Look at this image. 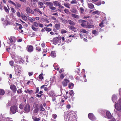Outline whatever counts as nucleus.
Segmentation results:
<instances>
[{"instance_id":"48","label":"nucleus","mask_w":121,"mask_h":121,"mask_svg":"<svg viewBox=\"0 0 121 121\" xmlns=\"http://www.w3.org/2000/svg\"><path fill=\"white\" fill-rule=\"evenodd\" d=\"M54 78L53 77H51L50 79V82L52 83L54 81Z\"/></svg>"},{"instance_id":"39","label":"nucleus","mask_w":121,"mask_h":121,"mask_svg":"<svg viewBox=\"0 0 121 121\" xmlns=\"http://www.w3.org/2000/svg\"><path fill=\"white\" fill-rule=\"evenodd\" d=\"M101 12L99 11H96L93 12L92 13L94 14H100Z\"/></svg>"},{"instance_id":"50","label":"nucleus","mask_w":121,"mask_h":121,"mask_svg":"<svg viewBox=\"0 0 121 121\" xmlns=\"http://www.w3.org/2000/svg\"><path fill=\"white\" fill-rule=\"evenodd\" d=\"M92 33L93 34L95 35H97V31L95 30H94L92 31Z\"/></svg>"},{"instance_id":"6","label":"nucleus","mask_w":121,"mask_h":121,"mask_svg":"<svg viewBox=\"0 0 121 121\" xmlns=\"http://www.w3.org/2000/svg\"><path fill=\"white\" fill-rule=\"evenodd\" d=\"M69 82V80L67 79H65L62 82V84L64 86H67L68 83Z\"/></svg>"},{"instance_id":"41","label":"nucleus","mask_w":121,"mask_h":121,"mask_svg":"<svg viewBox=\"0 0 121 121\" xmlns=\"http://www.w3.org/2000/svg\"><path fill=\"white\" fill-rule=\"evenodd\" d=\"M69 94L70 95H74V92L73 90H71L69 92Z\"/></svg>"},{"instance_id":"58","label":"nucleus","mask_w":121,"mask_h":121,"mask_svg":"<svg viewBox=\"0 0 121 121\" xmlns=\"http://www.w3.org/2000/svg\"><path fill=\"white\" fill-rule=\"evenodd\" d=\"M80 9V12L81 13H83L84 11V10L83 8H81Z\"/></svg>"},{"instance_id":"60","label":"nucleus","mask_w":121,"mask_h":121,"mask_svg":"<svg viewBox=\"0 0 121 121\" xmlns=\"http://www.w3.org/2000/svg\"><path fill=\"white\" fill-rule=\"evenodd\" d=\"M77 3V1L76 0H73L70 3L71 4H75Z\"/></svg>"},{"instance_id":"56","label":"nucleus","mask_w":121,"mask_h":121,"mask_svg":"<svg viewBox=\"0 0 121 121\" xmlns=\"http://www.w3.org/2000/svg\"><path fill=\"white\" fill-rule=\"evenodd\" d=\"M66 32L67 31L66 30L63 29H62L61 31V33L62 34L65 33H66Z\"/></svg>"},{"instance_id":"31","label":"nucleus","mask_w":121,"mask_h":121,"mask_svg":"<svg viewBox=\"0 0 121 121\" xmlns=\"http://www.w3.org/2000/svg\"><path fill=\"white\" fill-rule=\"evenodd\" d=\"M71 15L72 17H74L77 18H79V16L78 15L73 14H72Z\"/></svg>"},{"instance_id":"27","label":"nucleus","mask_w":121,"mask_h":121,"mask_svg":"<svg viewBox=\"0 0 121 121\" xmlns=\"http://www.w3.org/2000/svg\"><path fill=\"white\" fill-rule=\"evenodd\" d=\"M21 17L22 19L26 21L27 20V18L24 15H23L22 14H21Z\"/></svg>"},{"instance_id":"42","label":"nucleus","mask_w":121,"mask_h":121,"mask_svg":"<svg viewBox=\"0 0 121 121\" xmlns=\"http://www.w3.org/2000/svg\"><path fill=\"white\" fill-rule=\"evenodd\" d=\"M21 5L19 4H15V5H14L17 9H18L19 8H20L21 6Z\"/></svg>"},{"instance_id":"30","label":"nucleus","mask_w":121,"mask_h":121,"mask_svg":"<svg viewBox=\"0 0 121 121\" xmlns=\"http://www.w3.org/2000/svg\"><path fill=\"white\" fill-rule=\"evenodd\" d=\"M94 26L93 25H88L86 26V28H91L94 27Z\"/></svg>"},{"instance_id":"14","label":"nucleus","mask_w":121,"mask_h":121,"mask_svg":"<svg viewBox=\"0 0 121 121\" xmlns=\"http://www.w3.org/2000/svg\"><path fill=\"white\" fill-rule=\"evenodd\" d=\"M79 22L80 23H82V24H81V25L82 26H86V24L85 23L86 22V21L85 20H79Z\"/></svg>"},{"instance_id":"26","label":"nucleus","mask_w":121,"mask_h":121,"mask_svg":"<svg viewBox=\"0 0 121 121\" xmlns=\"http://www.w3.org/2000/svg\"><path fill=\"white\" fill-rule=\"evenodd\" d=\"M34 10L36 12H38L41 14H42V12L40 11L39 9L38 8L35 9H34Z\"/></svg>"},{"instance_id":"46","label":"nucleus","mask_w":121,"mask_h":121,"mask_svg":"<svg viewBox=\"0 0 121 121\" xmlns=\"http://www.w3.org/2000/svg\"><path fill=\"white\" fill-rule=\"evenodd\" d=\"M64 5L67 8H70L69 6H70V5L68 4L64 3Z\"/></svg>"},{"instance_id":"3","label":"nucleus","mask_w":121,"mask_h":121,"mask_svg":"<svg viewBox=\"0 0 121 121\" xmlns=\"http://www.w3.org/2000/svg\"><path fill=\"white\" fill-rule=\"evenodd\" d=\"M115 108L117 111H120L121 110V99H119L118 102L115 103Z\"/></svg>"},{"instance_id":"11","label":"nucleus","mask_w":121,"mask_h":121,"mask_svg":"<svg viewBox=\"0 0 121 121\" xmlns=\"http://www.w3.org/2000/svg\"><path fill=\"white\" fill-rule=\"evenodd\" d=\"M27 51L29 52H31L33 51V47L31 45L28 46L27 47Z\"/></svg>"},{"instance_id":"16","label":"nucleus","mask_w":121,"mask_h":121,"mask_svg":"<svg viewBox=\"0 0 121 121\" xmlns=\"http://www.w3.org/2000/svg\"><path fill=\"white\" fill-rule=\"evenodd\" d=\"M48 94L50 96H55V95L53 91H50L48 92Z\"/></svg>"},{"instance_id":"55","label":"nucleus","mask_w":121,"mask_h":121,"mask_svg":"<svg viewBox=\"0 0 121 121\" xmlns=\"http://www.w3.org/2000/svg\"><path fill=\"white\" fill-rule=\"evenodd\" d=\"M22 91L21 89H18L17 91V93L18 94H20L22 93Z\"/></svg>"},{"instance_id":"18","label":"nucleus","mask_w":121,"mask_h":121,"mask_svg":"<svg viewBox=\"0 0 121 121\" xmlns=\"http://www.w3.org/2000/svg\"><path fill=\"white\" fill-rule=\"evenodd\" d=\"M74 84L71 82L69 83L68 84V87L70 89H72L73 87Z\"/></svg>"},{"instance_id":"54","label":"nucleus","mask_w":121,"mask_h":121,"mask_svg":"<svg viewBox=\"0 0 121 121\" xmlns=\"http://www.w3.org/2000/svg\"><path fill=\"white\" fill-rule=\"evenodd\" d=\"M65 39L64 37H62V42H61V45H63L64 43V40H65Z\"/></svg>"},{"instance_id":"57","label":"nucleus","mask_w":121,"mask_h":121,"mask_svg":"<svg viewBox=\"0 0 121 121\" xmlns=\"http://www.w3.org/2000/svg\"><path fill=\"white\" fill-rule=\"evenodd\" d=\"M4 9L6 12L7 13H9V11L7 7H6L4 6Z\"/></svg>"},{"instance_id":"4","label":"nucleus","mask_w":121,"mask_h":121,"mask_svg":"<svg viewBox=\"0 0 121 121\" xmlns=\"http://www.w3.org/2000/svg\"><path fill=\"white\" fill-rule=\"evenodd\" d=\"M15 69L16 74L17 75H20L22 71L21 67L19 66H17L15 67Z\"/></svg>"},{"instance_id":"13","label":"nucleus","mask_w":121,"mask_h":121,"mask_svg":"<svg viewBox=\"0 0 121 121\" xmlns=\"http://www.w3.org/2000/svg\"><path fill=\"white\" fill-rule=\"evenodd\" d=\"M26 10L27 13H29L32 14H34V11L31 9L29 7H28L26 9Z\"/></svg>"},{"instance_id":"17","label":"nucleus","mask_w":121,"mask_h":121,"mask_svg":"<svg viewBox=\"0 0 121 121\" xmlns=\"http://www.w3.org/2000/svg\"><path fill=\"white\" fill-rule=\"evenodd\" d=\"M117 98L116 95H113L112 97V99L113 102H115V101L117 100Z\"/></svg>"},{"instance_id":"5","label":"nucleus","mask_w":121,"mask_h":121,"mask_svg":"<svg viewBox=\"0 0 121 121\" xmlns=\"http://www.w3.org/2000/svg\"><path fill=\"white\" fill-rule=\"evenodd\" d=\"M17 111V107L16 105L11 107L10 108V113L11 114H14Z\"/></svg>"},{"instance_id":"45","label":"nucleus","mask_w":121,"mask_h":121,"mask_svg":"<svg viewBox=\"0 0 121 121\" xmlns=\"http://www.w3.org/2000/svg\"><path fill=\"white\" fill-rule=\"evenodd\" d=\"M35 49L38 52H40L41 50V48L39 47H36L35 48Z\"/></svg>"},{"instance_id":"28","label":"nucleus","mask_w":121,"mask_h":121,"mask_svg":"<svg viewBox=\"0 0 121 121\" xmlns=\"http://www.w3.org/2000/svg\"><path fill=\"white\" fill-rule=\"evenodd\" d=\"M39 108L40 110L41 111H43L45 110V109L43 107V105L42 104L40 105Z\"/></svg>"},{"instance_id":"1","label":"nucleus","mask_w":121,"mask_h":121,"mask_svg":"<svg viewBox=\"0 0 121 121\" xmlns=\"http://www.w3.org/2000/svg\"><path fill=\"white\" fill-rule=\"evenodd\" d=\"M73 111L69 112L68 116V120L67 121H77V118Z\"/></svg>"},{"instance_id":"44","label":"nucleus","mask_w":121,"mask_h":121,"mask_svg":"<svg viewBox=\"0 0 121 121\" xmlns=\"http://www.w3.org/2000/svg\"><path fill=\"white\" fill-rule=\"evenodd\" d=\"M33 25L36 27H37L39 26V24L36 22H34V23Z\"/></svg>"},{"instance_id":"36","label":"nucleus","mask_w":121,"mask_h":121,"mask_svg":"<svg viewBox=\"0 0 121 121\" xmlns=\"http://www.w3.org/2000/svg\"><path fill=\"white\" fill-rule=\"evenodd\" d=\"M5 93V92L3 89H0V94L1 95H3Z\"/></svg>"},{"instance_id":"21","label":"nucleus","mask_w":121,"mask_h":121,"mask_svg":"<svg viewBox=\"0 0 121 121\" xmlns=\"http://www.w3.org/2000/svg\"><path fill=\"white\" fill-rule=\"evenodd\" d=\"M88 7L91 9H93L94 8L93 4L91 3H88Z\"/></svg>"},{"instance_id":"7","label":"nucleus","mask_w":121,"mask_h":121,"mask_svg":"<svg viewBox=\"0 0 121 121\" xmlns=\"http://www.w3.org/2000/svg\"><path fill=\"white\" fill-rule=\"evenodd\" d=\"M30 106L28 104L26 105L24 108V111L26 113H27L30 111Z\"/></svg>"},{"instance_id":"15","label":"nucleus","mask_w":121,"mask_h":121,"mask_svg":"<svg viewBox=\"0 0 121 121\" xmlns=\"http://www.w3.org/2000/svg\"><path fill=\"white\" fill-rule=\"evenodd\" d=\"M68 27L70 29L72 30L74 32H76L78 30V29L75 27L71 26H69Z\"/></svg>"},{"instance_id":"43","label":"nucleus","mask_w":121,"mask_h":121,"mask_svg":"<svg viewBox=\"0 0 121 121\" xmlns=\"http://www.w3.org/2000/svg\"><path fill=\"white\" fill-rule=\"evenodd\" d=\"M8 2L10 4H12L14 6L15 5V4L13 2V1H11L10 0H8Z\"/></svg>"},{"instance_id":"59","label":"nucleus","mask_w":121,"mask_h":121,"mask_svg":"<svg viewBox=\"0 0 121 121\" xmlns=\"http://www.w3.org/2000/svg\"><path fill=\"white\" fill-rule=\"evenodd\" d=\"M9 63L10 65L11 66H13V61H9Z\"/></svg>"},{"instance_id":"20","label":"nucleus","mask_w":121,"mask_h":121,"mask_svg":"<svg viewBox=\"0 0 121 121\" xmlns=\"http://www.w3.org/2000/svg\"><path fill=\"white\" fill-rule=\"evenodd\" d=\"M39 109L38 108H35L33 110V114L35 115L36 113H37L39 111Z\"/></svg>"},{"instance_id":"51","label":"nucleus","mask_w":121,"mask_h":121,"mask_svg":"<svg viewBox=\"0 0 121 121\" xmlns=\"http://www.w3.org/2000/svg\"><path fill=\"white\" fill-rule=\"evenodd\" d=\"M17 25L19 26V28L20 29H21L22 28V25L20 24H19L18 23H16Z\"/></svg>"},{"instance_id":"37","label":"nucleus","mask_w":121,"mask_h":121,"mask_svg":"<svg viewBox=\"0 0 121 121\" xmlns=\"http://www.w3.org/2000/svg\"><path fill=\"white\" fill-rule=\"evenodd\" d=\"M44 29L46 31L48 32L52 30L51 29L49 28L44 27Z\"/></svg>"},{"instance_id":"47","label":"nucleus","mask_w":121,"mask_h":121,"mask_svg":"<svg viewBox=\"0 0 121 121\" xmlns=\"http://www.w3.org/2000/svg\"><path fill=\"white\" fill-rule=\"evenodd\" d=\"M6 49L7 50V51L9 52L10 54H12L11 53V51H12L11 50V49H10V48H8L6 47Z\"/></svg>"},{"instance_id":"10","label":"nucleus","mask_w":121,"mask_h":121,"mask_svg":"<svg viewBox=\"0 0 121 121\" xmlns=\"http://www.w3.org/2000/svg\"><path fill=\"white\" fill-rule=\"evenodd\" d=\"M10 43L11 44H13L16 41L15 38L13 37H11L10 38Z\"/></svg>"},{"instance_id":"25","label":"nucleus","mask_w":121,"mask_h":121,"mask_svg":"<svg viewBox=\"0 0 121 121\" xmlns=\"http://www.w3.org/2000/svg\"><path fill=\"white\" fill-rule=\"evenodd\" d=\"M53 2L55 6H59L60 4V3L57 1H53Z\"/></svg>"},{"instance_id":"23","label":"nucleus","mask_w":121,"mask_h":121,"mask_svg":"<svg viewBox=\"0 0 121 121\" xmlns=\"http://www.w3.org/2000/svg\"><path fill=\"white\" fill-rule=\"evenodd\" d=\"M38 4L40 8H41L43 7V2L39 1L38 2Z\"/></svg>"},{"instance_id":"35","label":"nucleus","mask_w":121,"mask_h":121,"mask_svg":"<svg viewBox=\"0 0 121 121\" xmlns=\"http://www.w3.org/2000/svg\"><path fill=\"white\" fill-rule=\"evenodd\" d=\"M35 20V19L34 18H32L30 17H28V19L31 22H33L34 21V20Z\"/></svg>"},{"instance_id":"34","label":"nucleus","mask_w":121,"mask_h":121,"mask_svg":"<svg viewBox=\"0 0 121 121\" xmlns=\"http://www.w3.org/2000/svg\"><path fill=\"white\" fill-rule=\"evenodd\" d=\"M70 25H75V23L73 21L71 20H69L68 21Z\"/></svg>"},{"instance_id":"24","label":"nucleus","mask_w":121,"mask_h":121,"mask_svg":"<svg viewBox=\"0 0 121 121\" xmlns=\"http://www.w3.org/2000/svg\"><path fill=\"white\" fill-rule=\"evenodd\" d=\"M55 27L57 30H59L60 27V26L59 24H56L55 25Z\"/></svg>"},{"instance_id":"61","label":"nucleus","mask_w":121,"mask_h":121,"mask_svg":"<svg viewBox=\"0 0 121 121\" xmlns=\"http://www.w3.org/2000/svg\"><path fill=\"white\" fill-rule=\"evenodd\" d=\"M57 116V115L55 114H53L52 115V117L55 119H56V118Z\"/></svg>"},{"instance_id":"52","label":"nucleus","mask_w":121,"mask_h":121,"mask_svg":"<svg viewBox=\"0 0 121 121\" xmlns=\"http://www.w3.org/2000/svg\"><path fill=\"white\" fill-rule=\"evenodd\" d=\"M11 12L12 13H15L16 10L13 8L11 7Z\"/></svg>"},{"instance_id":"29","label":"nucleus","mask_w":121,"mask_h":121,"mask_svg":"<svg viewBox=\"0 0 121 121\" xmlns=\"http://www.w3.org/2000/svg\"><path fill=\"white\" fill-rule=\"evenodd\" d=\"M33 120L34 121H39L40 120V119L39 118L34 117L33 116L32 117Z\"/></svg>"},{"instance_id":"49","label":"nucleus","mask_w":121,"mask_h":121,"mask_svg":"<svg viewBox=\"0 0 121 121\" xmlns=\"http://www.w3.org/2000/svg\"><path fill=\"white\" fill-rule=\"evenodd\" d=\"M39 105L38 104L36 103H35L33 105V107H35V108H38Z\"/></svg>"},{"instance_id":"22","label":"nucleus","mask_w":121,"mask_h":121,"mask_svg":"<svg viewBox=\"0 0 121 121\" xmlns=\"http://www.w3.org/2000/svg\"><path fill=\"white\" fill-rule=\"evenodd\" d=\"M51 56L53 57H54L56 56V54L55 51H53L51 52Z\"/></svg>"},{"instance_id":"62","label":"nucleus","mask_w":121,"mask_h":121,"mask_svg":"<svg viewBox=\"0 0 121 121\" xmlns=\"http://www.w3.org/2000/svg\"><path fill=\"white\" fill-rule=\"evenodd\" d=\"M49 8L50 9L52 10H55L56 9V8L52 6L50 7V8Z\"/></svg>"},{"instance_id":"64","label":"nucleus","mask_w":121,"mask_h":121,"mask_svg":"<svg viewBox=\"0 0 121 121\" xmlns=\"http://www.w3.org/2000/svg\"><path fill=\"white\" fill-rule=\"evenodd\" d=\"M33 73L32 72H29L28 73V74L30 76L32 75Z\"/></svg>"},{"instance_id":"9","label":"nucleus","mask_w":121,"mask_h":121,"mask_svg":"<svg viewBox=\"0 0 121 121\" xmlns=\"http://www.w3.org/2000/svg\"><path fill=\"white\" fill-rule=\"evenodd\" d=\"M106 117L109 119L112 118V116L110 112L108 111H107L106 112Z\"/></svg>"},{"instance_id":"38","label":"nucleus","mask_w":121,"mask_h":121,"mask_svg":"<svg viewBox=\"0 0 121 121\" xmlns=\"http://www.w3.org/2000/svg\"><path fill=\"white\" fill-rule=\"evenodd\" d=\"M25 92L26 93H31L32 92V91L31 90H30L29 89H27L25 91Z\"/></svg>"},{"instance_id":"19","label":"nucleus","mask_w":121,"mask_h":121,"mask_svg":"<svg viewBox=\"0 0 121 121\" xmlns=\"http://www.w3.org/2000/svg\"><path fill=\"white\" fill-rule=\"evenodd\" d=\"M45 4L48 6H49V8H50V7L53 5V3L50 2H46L45 3Z\"/></svg>"},{"instance_id":"53","label":"nucleus","mask_w":121,"mask_h":121,"mask_svg":"<svg viewBox=\"0 0 121 121\" xmlns=\"http://www.w3.org/2000/svg\"><path fill=\"white\" fill-rule=\"evenodd\" d=\"M39 79H42L43 78V74L41 73L39 76Z\"/></svg>"},{"instance_id":"63","label":"nucleus","mask_w":121,"mask_h":121,"mask_svg":"<svg viewBox=\"0 0 121 121\" xmlns=\"http://www.w3.org/2000/svg\"><path fill=\"white\" fill-rule=\"evenodd\" d=\"M103 24V22H102L101 23L99 24V26L100 27H102L104 26Z\"/></svg>"},{"instance_id":"12","label":"nucleus","mask_w":121,"mask_h":121,"mask_svg":"<svg viewBox=\"0 0 121 121\" xmlns=\"http://www.w3.org/2000/svg\"><path fill=\"white\" fill-rule=\"evenodd\" d=\"M10 89L14 92H16L17 91L16 86L14 85H11L10 86Z\"/></svg>"},{"instance_id":"2","label":"nucleus","mask_w":121,"mask_h":121,"mask_svg":"<svg viewBox=\"0 0 121 121\" xmlns=\"http://www.w3.org/2000/svg\"><path fill=\"white\" fill-rule=\"evenodd\" d=\"M62 38L61 37H55L53 39V41L54 44H56L57 43H59L58 45H61V40Z\"/></svg>"},{"instance_id":"33","label":"nucleus","mask_w":121,"mask_h":121,"mask_svg":"<svg viewBox=\"0 0 121 121\" xmlns=\"http://www.w3.org/2000/svg\"><path fill=\"white\" fill-rule=\"evenodd\" d=\"M80 32H82L83 33H86V34H87L88 32V31H86L85 30V29H81L80 30Z\"/></svg>"},{"instance_id":"8","label":"nucleus","mask_w":121,"mask_h":121,"mask_svg":"<svg viewBox=\"0 0 121 121\" xmlns=\"http://www.w3.org/2000/svg\"><path fill=\"white\" fill-rule=\"evenodd\" d=\"M89 118L92 121H94L96 119V117L92 113H90L88 115Z\"/></svg>"},{"instance_id":"40","label":"nucleus","mask_w":121,"mask_h":121,"mask_svg":"<svg viewBox=\"0 0 121 121\" xmlns=\"http://www.w3.org/2000/svg\"><path fill=\"white\" fill-rule=\"evenodd\" d=\"M64 12L68 14H70V12L69 10L67 9H65L64 10Z\"/></svg>"},{"instance_id":"32","label":"nucleus","mask_w":121,"mask_h":121,"mask_svg":"<svg viewBox=\"0 0 121 121\" xmlns=\"http://www.w3.org/2000/svg\"><path fill=\"white\" fill-rule=\"evenodd\" d=\"M31 28L33 30L35 31H37L38 30V29L35 28L33 25H31Z\"/></svg>"}]
</instances>
